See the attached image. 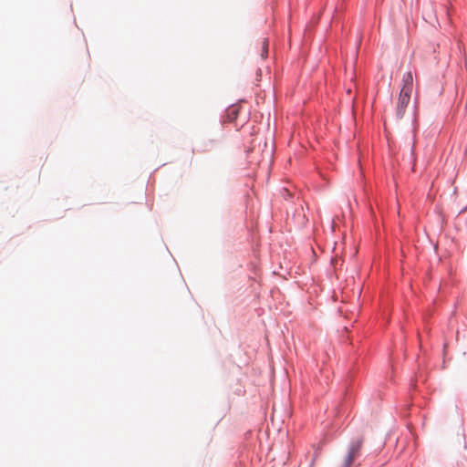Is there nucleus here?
I'll use <instances>...</instances> for the list:
<instances>
[{
    "mask_svg": "<svg viewBox=\"0 0 467 467\" xmlns=\"http://www.w3.org/2000/svg\"><path fill=\"white\" fill-rule=\"evenodd\" d=\"M241 105L239 104H233L231 105L225 112L224 116V121L226 122H234L237 120L238 116L241 112Z\"/></svg>",
    "mask_w": 467,
    "mask_h": 467,
    "instance_id": "4",
    "label": "nucleus"
},
{
    "mask_svg": "<svg viewBox=\"0 0 467 467\" xmlns=\"http://www.w3.org/2000/svg\"><path fill=\"white\" fill-rule=\"evenodd\" d=\"M363 441V438H358L351 442L348 453L345 459V467H350L353 462L359 456Z\"/></svg>",
    "mask_w": 467,
    "mask_h": 467,
    "instance_id": "3",
    "label": "nucleus"
},
{
    "mask_svg": "<svg viewBox=\"0 0 467 467\" xmlns=\"http://www.w3.org/2000/svg\"><path fill=\"white\" fill-rule=\"evenodd\" d=\"M268 55V40L266 38H263L261 41V57L262 58H265Z\"/></svg>",
    "mask_w": 467,
    "mask_h": 467,
    "instance_id": "5",
    "label": "nucleus"
},
{
    "mask_svg": "<svg viewBox=\"0 0 467 467\" xmlns=\"http://www.w3.org/2000/svg\"><path fill=\"white\" fill-rule=\"evenodd\" d=\"M403 86L397 101L396 115L401 119L405 113V109L410 103V95L413 88V77L411 72H407L403 76Z\"/></svg>",
    "mask_w": 467,
    "mask_h": 467,
    "instance_id": "2",
    "label": "nucleus"
},
{
    "mask_svg": "<svg viewBox=\"0 0 467 467\" xmlns=\"http://www.w3.org/2000/svg\"><path fill=\"white\" fill-rule=\"evenodd\" d=\"M222 149V140H216L214 138L209 139L208 149H206V151L210 154L209 183L212 193H216L223 184L220 165L217 158Z\"/></svg>",
    "mask_w": 467,
    "mask_h": 467,
    "instance_id": "1",
    "label": "nucleus"
},
{
    "mask_svg": "<svg viewBox=\"0 0 467 467\" xmlns=\"http://www.w3.org/2000/svg\"><path fill=\"white\" fill-rule=\"evenodd\" d=\"M317 457V453L316 454V456L313 458L312 462H311V467L314 466V463H315V461H316V458Z\"/></svg>",
    "mask_w": 467,
    "mask_h": 467,
    "instance_id": "6",
    "label": "nucleus"
}]
</instances>
